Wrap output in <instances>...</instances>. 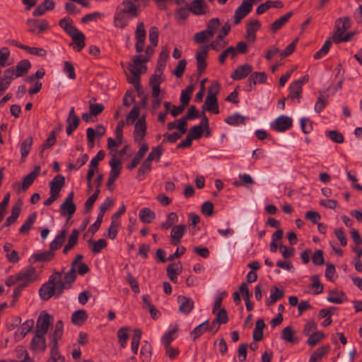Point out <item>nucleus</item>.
<instances>
[{"mask_svg":"<svg viewBox=\"0 0 362 362\" xmlns=\"http://www.w3.org/2000/svg\"><path fill=\"white\" fill-rule=\"evenodd\" d=\"M63 335V322L62 320H59L56 322L54 332L51 336L52 341L58 342L60 340Z\"/></svg>","mask_w":362,"mask_h":362,"instance_id":"obj_51","label":"nucleus"},{"mask_svg":"<svg viewBox=\"0 0 362 362\" xmlns=\"http://www.w3.org/2000/svg\"><path fill=\"white\" fill-rule=\"evenodd\" d=\"M83 258V255L78 254L76 255L75 258L73 259L71 263L70 269L66 272H64V279L66 280L67 283H74L76 279V267L79 264V262L81 261Z\"/></svg>","mask_w":362,"mask_h":362,"instance_id":"obj_14","label":"nucleus"},{"mask_svg":"<svg viewBox=\"0 0 362 362\" xmlns=\"http://www.w3.org/2000/svg\"><path fill=\"white\" fill-rule=\"evenodd\" d=\"M329 350V346L328 345L319 347L311 354L309 362H317L320 360L326 354L328 353Z\"/></svg>","mask_w":362,"mask_h":362,"instance_id":"obj_45","label":"nucleus"},{"mask_svg":"<svg viewBox=\"0 0 362 362\" xmlns=\"http://www.w3.org/2000/svg\"><path fill=\"white\" fill-rule=\"evenodd\" d=\"M293 16V12L289 11L286 13L285 15L281 16L279 18L276 19L272 25H271V30L273 33H276L279 29H281L285 23L291 18Z\"/></svg>","mask_w":362,"mask_h":362,"instance_id":"obj_32","label":"nucleus"},{"mask_svg":"<svg viewBox=\"0 0 362 362\" xmlns=\"http://www.w3.org/2000/svg\"><path fill=\"white\" fill-rule=\"evenodd\" d=\"M139 0H123L117 8L114 17L115 26L124 29L132 18L139 16L140 10L136 5Z\"/></svg>","mask_w":362,"mask_h":362,"instance_id":"obj_2","label":"nucleus"},{"mask_svg":"<svg viewBox=\"0 0 362 362\" xmlns=\"http://www.w3.org/2000/svg\"><path fill=\"white\" fill-rule=\"evenodd\" d=\"M54 256V252L49 250L43 252L35 253L32 257L35 262H49L53 259Z\"/></svg>","mask_w":362,"mask_h":362,"instance_id":"obj_47","label":"nucleus"},{"mask_svg":"<svg viewBox=\"0 0 362 362\" xmlns=\"http://www.w3.org/2000/svg\"><path fill=\"white\" fill-rule=\"evenodd\" d=\"M252 71V66L250 64H245L238 66L234 72L231 74L230 77L235 81H239L245 78Z\"/></svg>","mask_w":362,"mask_h":362,"instance_id":"obj_18","label":"nucleus"},{"mask_svg":"<svg viewBox=\"0 0 362 362\" xmlns=\"http://www.w3.org/2000/svg\"><path fill=\"white\" fill-rule=\"evenodd\" d=\"M163 78L160 76H158L157 74H153L150 78V85L152 88L151 96L154 98L152 107L153 109H157L161 103V99L158 98L159 93L160 92V83L163 82Z\"/></svg>","mask_w":362,"mask_h":362,"instance_id":"obj_4","label":"nucleus"},{"mask_svg":"<svg viewBox=\"0 0 362 362\" xmlns=\"http://www.w3.org/2000/svg\"><path fill=\"white\" fill-rule=\"evenodd\" d=\"M293 120L291 117L281 115L276 118L273 123L271 124L272 129L278 132H284L292 127Z\"/></svg>","mask_w":362,"mask_h":362,"instance_id":"obj_11","label":"nucleus"},{"mask_svg":"<svg viewBox=\"0 0 362 362\" xmlns=\"http://www.w3.org/2000/svg\"><path fill=\"white\" fill-rule=\"evenodd\" d=\"M261 24L258 20H254L248 23L246 30V38L251 42L256 39V32L260 28Z\"/></svg>","mask_w":362,"mask_h":362,"instance_id":"obj_25","label":"nucleus"},{"mask_svg":"<svg viewBox=\"0 0 362 362\" xmlns=\"http://www.w3.org/2000/svg\"><path fill=\"white\" fill-rule=\"evenodd\" d=\"M34 326V320H28L24 323H23L21 327L18 329L20 332V334L24 337L29 332L31 331Z\"/></svg>","mask_w":362,"mask_h":362,"instance_id":"obj_62","label":"nucleus"},{"mask_svg":"<svg viewBox=\"0 0 362 362\" xmlns=\"http://www.w3.org/2000/svg\"><path fill=\"white\" fill-rule=\"evenodd\" d=\"M59 26L70 35L77 31V28L72 25V21L69 18H64L59 21Z\"/></svg>","mask_w":362,"mask_h":362,"instance_id":"obj_44","label":"nucleus"},{"mask_svg":"<svg viewBox=\"0 0 362 362\" xmlns=\"http://www.w3.org/2000/svg\"><path fill=\"white\" fill-rule=\"evenodd\" d=\"M208 51L209 49L205 46H203L196 54L197 73L199 76L202 75L206 70L207 66L206 59L208 56Z\"/></svg>","mask_w":362,"mask_h":362,"instance_id":"obj_15","label":"nucleus"},{"mask_svg":"<svg viewBox=\"0 0 362 362\" xmlns=\"http://www.w3.org/2000/svg\"><path fill=\"white\" fill-rule=\"evenodd\" d=\"M37 218V213L33 212L29 215L25 223L20 227L19 233L22 235H28L32 228Z\"/></svg>","mask_w":362,"mask_h":362,"instance_id":"obj_29","label":"nucleus"},{"mask_svg":"<svg viewBox=\"0 0 362 362\" xmlns=\"http://www.w3.org/2000/svg\"><path fill=\"white\" fill-rule=\"evenodd\" d=\"M237 54V51L234 47H229L226 49H225L218 57V61L220 64H223L226 62V59L227 57L230 56L231 58H233Z\"/></svg>","mask_w":362,"mask_h":362,"instance_id":"obj_59","label":"nucleus"},{"mask_svg":"<svg viewBox=\"0 0 362 362\" xmlns=\"http://www.w3.org/2000/svg\"><path fill=\"white\" fill-rule=\"evenodd\" d=\"M88 244L92 245L91 251L94 254L100 253L107 246V242L105 239L98 240H89Z\"/></svg>","mask_w":362,"mask_h":362,"instance_id":"obj_46","label":"nucleus"},{"mask_svg":"<svg viewBox=\"0 0 362 362\" xmlns=\"http://www.w3.org/2000/svg\"><path fill=\"white\" fill-rule=\"evenodd\" d=\"M74 197V192L71 191L68 194L64 202L61 204L59 208V212L62 216H68L69 217H71L75 213L76 207L73 202Z\"/></svg>","mask_w":362,"mask_h":362,"instance_id":"obj_10","label":"nucleus"},{"mask_svg":"<svg viewBox=\"0 0 362 362\" xmlns=\"http://www.w3.org/2000/svg\"><path fill=\"white\" fill-rule=\"evenodd\" d=\"M146 134V123L144 116L139 118L134 125L133 132L134 139L136 142H140L144 139Z\"/></svg>","mask_w":362,"mask_h":362,"instance_id":"obj_13","label":"nucleus"},{"mask_svg":"<svg viewBox=\"0 0 362 362\" xmlns=\"http://www.w3.org/2000/svg\"><path fill=\"white\" fill-rule=\"evenodd\" d=\"M66 123V132L67 135L70 136L78 128L80 123L79 117L76 115L74 107H72L69 111Z\"/></svg>","mask_w":362,"mask_h":362,"instance_id":"obj_16","label":"nucleus"},{"mask_svg":"<svg viewBox=\"0 0 362 362\" xmlns=\"http://www.w3.org/2000/svg\"><path fill=\"white\" fill-rule=\"evenodd\" d=\"M148 150V146L146 144H143L137 153H136L135 156L133 158L131 163L127 165V168L129 170H132L133 168L136 167V165L140 163L141 158L144 157V156L146 154V153Z\"/></svg>","mask_w":362,"mask_h":362,"instance_id":"obj_24","label":"nucleus"},{"mask_svg":"<svg viewBox=\"0 0 362 362\" xmlns=\"http://www.w3.org/2000/svg\"><path fill=\"white\" fill-rule=\"evenodd\" d=\"M31 68V64L28 59H23L17 63L16 66V76L21 77L26 74Z\"/></svg>","mask_w":362,"mask_h":362,"instance_id":"obj_31","label":"nucleus"},{"mask_svg":"<svg viewBox=\"0 0 362 362\" xmlns=\"http://www.w3.org/2000/svg\"><path fill=\"white\" fill-rule=\"evenodd\" d=\"M303 88L300 81H293L289 86V98L291 99L300 98Z\"/></svg>","mask_w":362,"mask_h":362,"instance_id":"obj_40","label":"nucleus"},{"mask_svg":"<svg viewBox=\"0 0 362 362\" xmlns=\"http://www.w3.org/2000/svg\"><path fill=\"white\" fill-rule=\"evenodd\" d=\"M45 334H40L36 332L31 340L30 347L35 351H44L46 349Z\"/></svg>","mask_w":362,"mask_h":362,"instance_id":"obj_21","label":"nucleus"},{"mask_svg":"<svg viewBox=\"0 0 362 362\" xmlns=\"http://www.w3.org/2000/svg\"><path fill=\"white\" fill-rule=\"evenodd\" d=\"M66 236V230H62L55 238L50 243L49 249L53 252L59 250L64 244Z\"/></svg>","mask_w":362,"mask_h":362,"instance_id":"obj_30","label":"nucleus"},{"mask_svg":"<svg viewBox=\"0 0 362 362\" xmlns=\"http://www.w3.org/2000/svg\"><path fill=\"white\" fill-rule=\"evenodd\" d=\"M129 71L131 72L132 76L128 79L129 83H132L138 91L141 89L140 86V76L141 70L135 68H129Z\"/></svg>","mask_w":362,"mask_h":362,"instance_id":"obj_39","label":"nucleus"},{"mask_svg":"<svg viewBox=\"0 0 362 362\" xmlns=\"http://www.w3.org/2000/svg\"><path fill=\"white\" fill-rule=\"evenodd\" d=\"M209 330V320H206L202 324L197 326L192 332L191 336L194 341L202 336L206 331Z\"/></svg>","mask_w":362,"mask_h":362,"instance_id":"obj_38","label":"nucleus"},{"mask_svg":"<svg viewBox=\"0 0 362 362\" xmlns=\"http://www.w3.org/2000/svg\"><path fill=\"white\" fill-rule=\"evenodd\" d=\"M88 319V314L84 310H78L72 313L71 322L77 326L82 325Z\"/></svg>","mask_w":362,"mask_h":362,"instance_id":"obj_33","label":"nucleus"},{"mask_svg":"<svg viewBox=\"0 0 362 362\" xmlns=\"http://www.w3.org/2000/svg\"><path fill=\"white\" fill-rule=\"evenodd\" d=\"M163 149L161 146H158L152 148L151 151L149 153L147 157V160L152 162L153 160L159 161L160 156L163 154Z\"/></svg>","mask_w":362,"mask_h":362,"instance_id":"obj_60","label":"nucleus"},{"mask_svg":"<svg viewBox=\"0 0 362 362\" xmlns=\"http://www.w3.org/2000/svg\"><path fill=\"white\" fill-rule=\"evenodd\" d=\"M139 218L144 223H150L156 218L155 213L149 208H143L139 211Z\"/></svg>","mask_w":362,"mask_h":362,"instance_id":"obj_36","label":"nucleus"},{"mask_svg":"<svg viewBox=\"0 0 362 362\" xmlns=\"http://www.w3.org/2000/svg\"><path fill=\"white\" fill-rule=\"evenodd\" d=\"M186 230L185 225H177L172 228L170 233V244L177 245L185 234Z\"/></svg>","mask_w":362,"mask_h":362,"instance_id":"obj_17","label":"nucleus"},{"mask_svg":"<svg viewBox=\"0 0 362 362\" xmlns=\"http://www.w3.org/2000/svg\"><path fill=\"white\" fill-rule=\"evenodd\" d=\"M32 144H33V137L32 136H29V137L26 138L23 141V143L21 144V155L22 158H25L27 157V156L28 155V153L31 149Z\"/></svg>","mask_w":362,"mask_h":362,"instance_id":"obj_54","label":"nucleus"},{"mask_svg":"<svg viewBox=\"0 0 362 362\" xmlns=\"http://www.w3.org/2000/svg\"><path fill=\"white\" fill-rule=\"evenodd\" d=\"M141 358L143 362H150L152 355V346L147 341H144L140 351Z\"/></svg>","mask_w":362,"mask_h":362,"instance_id":"obj_43","label":"nucleus"},{"mask_svg":"<svg viewBox=\"0 0 362 362\" xmlns=\"http://www.w3.org/2000/svg\"><path fill=\"white\" fill-rule=\"evenodd\" d=\"M55 3L53 0H44L40 4L33 12L34 16L44 15L47 11H52L54 8Z\"/></svg>","mask_w":362,"mask_h":362,"instance_id":"obj_23","label":"nucleus"},{"mask_svg":"<svg viewBox=\"0 0 362 362\" xmlns=\"http://www.w3.org/2000/svg\"><path fill=\"white\" fill-rule=\"evenodd\" d=\"M194 89V86L191 84L188 86L185 90H182L180 95V103L184 105H187L190 100L191 95Z\"/></svg>","mask_w":362,"mask_h":362,"instance_id":"obj_50","label":"nucleus"},{"mask_svg":"<svg viewBox=\"0 0 362 362\" xmlns=\"http://www.w3.org/2000/svg\"><path fill=\"white\" fill-rule=\"evenodd\" d=\"M177 331V327L176 326L173 329L165 333L161 341L165 346H170L171 342L174 340L175 337L173 336Z\"/></svg>","mask_w":362,"mask_h":362,"instance_id":"obj_64","label":"nucleus"},{"mask_svg":"<svg viewBox=\"0 0 362 362\" xmlns=\"http://www.w3.org/2000/svg\"><path fill=\"white\" fill-rule=\"evenodd\" d=\"M40 170H41L40 166L36 165L34 168V170L23 178L21 185L18 182L13 183V187H18V189H16V192L18 194H20L21 192V191L26 190L33 183L34 180L39 175Z\"/></svg>","mask_w":362,"mask_h":362,"instance_id":"obj_6","label":"nucleus"},{"mask_svg":"<svg viewBox=\"0 0 362 362\" xmlns=\"http://www.w3.org/2000/svg\"><path fill=\"white\" fill-rule=\"evenodd\" d=\"M325 134L327 137H329L332 141L341 144L344 142V138L343 134L337 131V130H329L325 132Z\"/></svg>","mask_w":362,"mask_h":362,"instance_id":"obj_58","label":"nucleus"},{"mask_svg":"<svg viewBox=\"0 0 362 362\" xmlns=\"http://www.w3.org/2000/svg\"><path fill=\"white\" fill-rule=\"evenodd\" d=\"M126 281L129 284L132 291L135 293L140 292L139 286L137 280L129 272L127 273Z\"/></svg>","mask_w":362,"mask_h":362,"instance_id":"obj_63","label":"nucleus"},{"mask_svg":"<svg viewBox=\"0 0 362 362\" xmlns=\"http://www.w3.org/2000/svg\"><path fill=\"white\" fill-rule=\"evenodd\" d=\"M65 184V178L62 175H56L49 182L50 194L59 197V192Z\"/></svg>","mask_w":362,"mask_h":362,"instance_id":"obj_22","label":"nucleus"},{"mask_svg":"<svg viewBox=\"0 0 362 362\" xmlns=\"http://www.w3.org/2000/svg\"><path fill=\"white\" fill-rule=\"evenodd\" d=\"M228 321V317L226 310L223 308L217 313L216 317L213 320V325L226 324Z\"/></svg>","mask_w":362,"mask_h":362,"instance_id":"obj_56","label":"nucleus"},{"mask_svg":"<svg viewBox=\"0 0 362 362\" xmlns=\"http://www.w3.org/2000/svg\"><path fill=\"white\" fill-rule=\"evenodd\" d=\"M223 35L219 34L215 40L212 41L210 44L204 45L208 49H212L216 52L220 51L224 48L228 44V41L223 40Z\"/></svg>","mask_w":362,"mask_h":362,"instance_id":"obj_34","label":"nucleus"},{"mask_svg":"<svg viewBox=\"0 0 362 362\" xmlns=\"http://www.w3.org/2000/svg\"><path fill=\"white\" fill-rule=\"evenodd\" d=\"M252 9V0L243 1L234 13V24H239L241 20L247 16Z\"/></svg>","mask_w":362,"mask_h":362,"instance_id":"obj_9","label":"nucleus"},{"mask_svg":"<svg viewBox=\"0 0 362 362\" xmlns=\"http://www.w3.org/2000/svg\"><path fill=\"white\" fill-rule=\"evenodd\" d=\"M351 19L348 16L341 17L336 20L334 23V32L332 37V40L335 42L341 37L348 29L351 28Z\"/></svg>","mask_w":362,"mask_h":362,"instance_id":"obj_5","label":"nucleus"},{"mask_svg":"<svg viewBox=\"0 0 362 362\" xmlns=\"http://www.w3.org/2000/svg\"><path fill=\"white\" fill-rule=\"evenodd\" d=\"M135 49L136 52L141 53L144 50L146 32L144 22L138 23L135 30Z\"/></svg>","mask_w":362,"mask_h":362,"instance_id":"obj_7","label":"nucleus"},{"mask_svg":"<svg viewBox=\"0 0 362 362\" xmlns=\"http://www.w3.org/2000/svg\"><path fill=\"white\" fill-rule=\"evenodd\" d=\"M140 108L134 105L127 116L126 121L127 124H133L139 116Z\"/></svg>","mask_w":362,"mask_h":362,"instance_id":"obj_61","label":"nucleus"},{"mask_svg":"<svg viewBox=\"0 0 362 362\" xmlns=\"http://www.w3.org/2000/svg\"><path fill=\"white\" fill-rule=\"evenodd\" d=\"M203 109L214 114H218L219 110L217 97L207 95L203 105Z\"/></svg>","mask_w":362,"mask_h":362,"instance_id":"obj_26","label":"nucleus"},{"mask_svg":"<svg viewBox=\"0 0 362 362\" xmlns=\"http://www.w3.org/2000/svg\"><path fill=\"white\" fill-rule=\"evenodd\" d=\"M206 8L204 0H193L189 5V10L195 15H203L206 13Z\"/></svg>","mask_w":362,"mask_h":362,"instance_id":"obj_28","label":"nucleus"},{"mask_svg":"<svg viewBox=\"0 0 362 362\" xmlns=\"http://www.w3.org/2000/svg\"><path fill=\"white\" fill-rule=\"evenodd\" d=\"M295 332L291 326L284 328L281 331V337L282 339L291 342L292 344L297 343L298 340L294 336Z\"/></svg>","mask_w":362,"mask_h":362,"instance_id":"obj_42","label":"nucleus"},{"mask_svg":"<svg viewBox=\"0 0 362 362\" xmlns=\"http://www.w3.org/2000/svg\"><path fill=\"white\" fill-rule=\"evenodd\" d=\"M147 62H148V57H145L143 54L134 56L133 58V64H129L128 69L135 68L141 70V68L142 67L146 68V66L144 65V64Z\"/></svg>","mask_w":362,"mask_h":362,"instance_id":"obj_48","label":"nucleus"},{"mask_svg":"<svg viewBox=\"0 0 362 362\" xmlns=\"http://www.w3.org/2000/svg\"><path fill=\"white\" fill-rule=\"evenodd\" d=\"M56 133L54 131L50 132L47 139L45 141V142L41 146V150L40 151V157L43 156V151L45 149L49 148L54 146L56 143Z\"/></svg>","mask_w":362,"mask_h":362,"instance_id":"obj_49","label":"nucleus"},{"mask_svg":"<svg viewBox=\"0 0 362 362\" xmlns=\"http://www.w3.org/2000/svg\"><path fill=\"white\" fill-rule=\"evenodd\" d=\"M69 36L72 38V42L70 43V46L73 47L74 49H76L77 52L81 51L85 47L86 37L84 34L77 30L76 32H74Z\"/></svg>","mask_w":362,"mask_h":362,"instance_id":"obj_19","label":"nucleus"},{"mask_svg":"<svg viewBox=\"0 0 362 362\" xmlns=\"http://www.w3.org/2000/svg\"><path fill=\"white\" fill-rule=\"evenodd\" d=\"M246 119V117L235 113L225 118L224 121L229 125L238 126L239 124H245Z\"/></svg>","mask_w":362,"mask_h":362,"instance_id":"obj_37","label":"nucleus"},{"mask_svg":"<svg viewBox=\"0 0 362 362\" xmlns=\"http://www.w3.org/2000/svg\"><path fill=\"white\" fill-rule=\"evenodd\" d=\"M220 25L221 22L218 18H211L207 23L206 31L208 33V35L209 34V35L213 37Z\"/></svg>","mask_w":362,"mask_h":362,"instance_id":"obj_52","label":"nucleus"},{"mask_svg":"<svg viewBox=\"0 0 362 362\" xmlns=\"http://www.w3.org/2000/svg\"><path fill=\"white\" fill-rule=\"evenodd\" d=\"M129 328L128 327H123L119 329L117 331V336L119 340V343L122 348L125 347L127 340L129 338Z\"/></svg>","mask_w":362,"mask_h":362,"instance_id":"obj_53","label":"nucleus"},{"mask_svg":"<svg viewBox=\"0 0 362 362\" xmlns=\"http://www.w3.org/2000/svg\"><path fill=\"white\" fill-rule=\"evenodd\" d=\"M309 338L307 341V344L311 346L316 345L321 340L325 338V334L322 332H315L313 334H310Z\"/></svg>","mask_w":362,"mask_h":362,"instance_id":"obj_57","label":"nucleus"},{"mask_svg":"<svg viewBox=\"0 0 362 362\" xmlns=\"http://www.w3.org/2000/svg\"><path fill=\"white\" fill-rule=\"evenodd\" d=\"M18 277V286L26 288L30 283L37 279L36 269L33 267H27L17 273Z\"/></svg>","mask_w":362,"mask_h":362,"instance_id":"obj_3","label":"nucleus"},{"mask_svg":"<svg viewBox=\"0 0 362 362\" xmlns=\"http://www.w3.org/2000/svg\"><path fill=\"white\" fill-rule=\"evenodd\" d=\"M151 170V162L145 159L138 170L136 178L142 180L145 178L146 175Z\"/></svg>","mask_w":362,"mask_h":362,"instance_id":"obj_41","label":"nucleus"},{"mask_svg":"<svg viewBox=\"0 0 362 362\" xmlns=\"http://www.w3.org/2000/svg\"><path fill=\"white\" fill-rule=\"evenodd\" d=\"M345 294L342 291H331L327 297V300L333 303H341Z\"/></svg>","mask_w":362,"mask_h":362,"instance_id":"obj_55","label":"nucleus"},{"mask_svg":"<svg viewBox=\"0 0 362 362\" xmlns=\"http://www.w3.org/2000/svg\"><path fill=\"white\" fill-rule=\"evenodd\" d=\"M52 322L53 317L50 315L42 312L37 320L36 332L40 334H45Z\"/></svg>","mask_w":362,"mask_h":362,"instance_id":"obj_8","label":"nucleus"},{"mask_svg":"<svg viewBox=\"0 0 362 362\" xmlns=\"http://www.w3.org/2000/svg\"><path fill=\"white\" fill-rule=\"evenodd\" d=\"M177 301L180 304L179 311L185 315H188L194 308V301L190 298L179 296Z\"/></svg>","mask_w":362,"mask_h":362,"instance_id":"obj_20","label":"nucleus"},{"mask_svg":"<svg viewBox=\"0 0 362 362\" xmlns=\"http://www.w3.org/2000/svg\"><path fill=\"white\" fill-rule=\"evenodd\" d=\"M26 23L28 27V31L35 34L42 33L49 28V23L45 19L41 21L28 19Z\"/></svg>","mask_w":362,"mask_h":362,"instance_id":"obj_12","label":"nucleus"},{"mask_svg":"<svg viewBox=\"0 0 362 362\" xmlns=\"http://www.w3.org/2000/svg\"><path fill=\"white\" fill-rule=\"evenodd\" d=\"M264 327L265 323L263 319H259L256 321L255 328L252 334L254 341H259L263 339V329Z\"/></svg>","mask_w":362,"mask_h":362,"instance_id":"obj_35","label":"nucleus"},{"mask_svg":"<svg viewBox=\"0 0 362 362\" xmlns=\"http://www.w3.org/2000/svg\"><path fill=\"white\" fill-rule=\"evenodd\" d=\"M64 269L59 272H55L49 276L48 281L43 284L39 289V295L43 300H47L52 296L59 297L65 289L71 287L72 283H67L66 280L62 281Z\"/></svg>","mask_w":362,"mask_h":362,"instance_id":"obj_1","label":"nucleus"},{"mask_svg":"<svg viewBox=\"0 0 362 362\" xmlns=\"http://www.w3.org/2000/svg\"><path fill=\"white\" fill-rule=\"evenodd\" d=\"M284 6V4L281 1H267L264 4H261L257 8V14L260 15L265 13L270 8H281Z\"/></svg>","mask_w":362,"mask_h":362,"instance_id":"obj_27","label":"nucleus"}]
</instances>
